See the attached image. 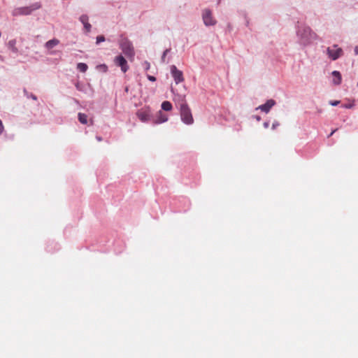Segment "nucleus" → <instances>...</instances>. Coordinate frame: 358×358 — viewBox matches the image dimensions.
I'll return each mask as SVG.
<instances>
[{"label": "nucleus", "instance_id": "0eeeda50", "mask_svg": "<svg viewBox=\"0 0 358 358\" xmlns=\"http://www.w3.org/2000/svg\"><path fill=\"white\" fill-rule=\"evenodd\" d=\"M114 62L117 66L121 67V70L124 73H125L129 69L127 60L122 55L117 56L114 59Z\"/></svg>", "mask_w": 358, "mask_h": 358}, {"label": "nucleus", "instance_id": "f257e3e1", "mask_svg": "<svg viewBox=\"0 0 358 358\" xmlns=\"http://www.w3.org/2000/svg\"><path fill=\"white\" fill-rule=\"evenodd\" d=\"M180 113L182 121L186 124H192L194 123V118L192 111L185 98L182 99L180 105Z\"/></svg>", "mask_w": 358, "mask_h": 358}, {"label": "nucleus", "instance_id": "dca6fc26", "mask_svg": "<svg viewBox=\"0 0 358 358\" xmlns=\"http://www.w3.org/2000/svg\"><path fill=\"white\" fill-rule=\"evenodd\" d=\"M78 120L81 124H86L88 122L87 115L85 113H78Z\"/></svg>", "mask_w": 358, "mask_h": 358}, {"label": "nucleus", "instance_id": "9b49d317", "mask_svg": "<svg viewBox=\"0 0 358 358\" xmlns=\"http://www.w3.org/2000/svg\"><path fill=\"white\" fill-rule=\"evenodd\" d=\"M167 120H168V116L164 114L163 113H162V111H159L157 115V119L154 121V123L160 124V123L165 122Z\"/></svg>", "mask_w": 358, "mask_h": 358}, {"label": "nucleus", "instance_id": "412c9836", "mask_svg": "<svg viewBox=\"0 0 358 358\" xmlns=\"http://www.w3.org/2000/svg\"><path fill=\"white\" fill-rule=\"evenodd\" d=\"M339 103H340V101H331L329 102V103H330L331 106H336L338 105V104H339Z\"/></svg>", "mask_w": 358, "mask_h": 358}, {"label": "nucleus", "instance_id": "39448f33", "mask_svg": "<svg viewBox=\"0 0 358 358\" xmlns=\"http://www.w3.org/2000/svg\"><path fill=\"white\" fill-rule=\"evenodd\" d=\"M327 54L331 59L334 61L343 55V51L342 48H338V45H334L327 48Z\"/></svg>", "mask_w": 358, "mask_h": 358}, {"label": "nucleus", "instance_id": "1a4fd4ad", "mask_svg": "<svg viewBox=\"0 0 358 358\" xmlns=\"http://www.w3.org/2000/svg\"><path fill=\"white\" fill-rule=\"evenodd\" d=\"M275 104V101L273 99H269L264 104L259 106L257 109H259L267 113Z\"/></svg>", "mask_w": 358, "mask_h": 358}, {"label": "nucleus", "instance_id": "cd10ccee", "mask_svg": "<svg viewBox=\"0 0 358 358\" xmlns=\"http://www.w3.org/2000/svg\"><path fill=\"white\" fill-rule=\"evenodd\" d=\"M101 67L104 70V71H107V66L105 64L101 65Z\"/></svg>", "mask_w": 358, "mask_h": 358}, {"label": "nucleus", "instance_id": "a211bd4d", "mask_svg": "<svg viewBox=\"0 0 358 358\" xmlns=\"http://www.w3.org/2000/svg\"><path fill=\"white\" fill-rule=\"evenodd\" d=\"M77 69L80 71V72H83V73H85L87 69H88V66L85 63H78L77 64Z\"/></svg>", "mask_w": 358, "mask_h": 358}, {"label": "nucleus", "instance_id": "aec40b11", "mask_svg": "<svg viewBox=\"0 0 358 358\" xmlns=\"http://www.w3.org/2000/svg\"><path fill=\"white\" fill-rule=\"evenodd\" d=\"M105 41V37L102 35L98 36L96 37V44H99L101 42H103Z\"/></svg>", "mask_w": 358, "mask_h": 358}, {"label": "nucleus", "instance_id": "4be33fe9", "mask_svg": "<svg viewBox=\"0 0 358 358\" xmlns=\"http://www.w3.org/2000/svg\"><path fill=\"white\" fill-rule=\"evenodd\" d=\"M3 130H4V127L2 123V121L0 120V135L3 133Z\"/></svg>", "mask_w": 358, "mask_h": 358}, {"label": "nucleus", "instance_id": "7c9ffc66", "mask_svg": "<svg viewBox=\"0 0 358 358\" xmlns=\"http://www.w3.org/2000/svg\"><path fill=\"white\" fill-rule=\"evenodd\" d=\"M31 98H32L33 99H34V100H36V96L35 95H31Z\"/></svg>", "mask_w": 358, "mask_h": 358}, {"label": "nucleus", "instance_id": "2eb2a0df", "mask_svg": "<svg viewBox=\"0 0 358 358\" xmlns=\"http://www.w3.org/2000/svg\"><path fill=\"white\" fill-rule=\"evenodd\" d=\"M59 43V41L58 39L54 38L46 42L45 46L47 49H52L55 46L57 45Z\"/></svg>", "mask_w": 358, "mask_h": 358}, {"label": "nucleus", "instance_id": "6ab92c4d", "mask_svg": "<svg viewBox=\"0 0 358 358\" xmlns=\"http://www.w3.org/2000/svg\"><path fill=\"white\" fill-rule=\"evenodd\" d=\"M170 48L169 49H166L164 52H163V55L162 56V62L164 63L165 62V60H166V57L167 55V54L170 52Z\"/></svg>", "mask_w": 358, "mask_h": 358}, {"label": "nucleus", "instance_id": "f3484780", "mask_svg": "<svg viewBox=\"0 0 358 358\" xmlns=\"http://www.w3.org/2000/svg\"><path fill=\"white\" fill-rule=\"evenodd\" d=\"M162 108L166 111H170L172 110V104L168 101H165L162 103Z\"/></svg>", "mask_w": 358, "mask_h": 358}, {"label": "nucleus", "instance_id": "473e14b6", "mask_svg": "<svg viewBox=\"0 0 358 358\" xmlns=\"http://www.w3.org/2000/svg\"><path fill=\"white\" fill-rule=\"evenodd\" d=\"M220 1H221V0H218V3H220Z\"/></svg>", "mask_w": 358, "mask_h": 358}, {"label": "nucleus", "instance_id": "393cba45", "mask_svg": "<svg viewBox=\"0 0 358 358\" xmlns=\"http://www.w3.org/2000/svg\"><path fill=\"white\" fill-rule=\"evenodd\" d=\"M353 106H354V103H353L344 105V107L346 108H351Z\"/></svg>", "mask_w": 358, "mask_h": 358}, {"label": "nucleus", "instance_id": "f03ea898", "mask_svg": "<svg viewBox=\"0 0 358 358\" xmlns=\"http://www.w3.org/2000/svg\"><path fill=\"white\" fill-rule=\"evenodd\" d=\"M298 34L301 36L303 43H308L318 38L317 35L310 27H304L303 29H299Z\"/></svg>", "mask_w": 358, "mask_h": 358}, {"label": "nucleus", "instance_id": "5701e85b", "mask_svg": "<svg viewBox=\"0 0 358 358\" xmlns=\"http://www.w3.org/2000/svg\"><path fill=\"white\" fill-rule=\"evenodd\" d=\"M148 78L149 80L152 81V82L156 80V78L155 76H152L150 75H148Z\"/></svg>", "mask_w": 358, "mask_h": 358}, {"label": "nucleus", "instance_id": "20e7f679", "mask_svg": "<svg viewBox=\"0 0 358 358\" xmlns=\"http://www.w3.org/2000/svg\"><path fill=\"white\" fill-rule=\"evenodd\" d=\"M202 19L206 26H214L217 23V20L213 17V12L208 9L205 8L202 11Z\"/></svg>", "mask_w": 358, "mask_h": 358}, {"label": "nucleus", "instance_id": "c756f323", "mask_svg": "<svg viewBox=\"0 0 358 358\" xmlns=\"http://www.w3.org/2000/svg\"><path fill=\"white\" fill-rule=\"evenodd\" d=\"M336 131V129L333 130V131L331 132V134H329V136H332V135L334 134V133Z\"/></svg>", "mask_w": 358, "mask_h": 358}, {"label": "nucleus", "instance_id": "2f4dec72", "mask_svg": "<svg viewBox=\"0 0 358 358\" xmlns=\"http://www.w3.org/2000/svg\"><path fill=\"white\" fill-rule=\"evenodd\" d=\"M257 120L258 121H259V120H260V117H259V116H258V117H257Z\"/></svg>", "mask_w": 358, "mask_h": 358}, {"label": "nucleus", "instance_id": "c85d7f7f", "mask_svg": "<svg viewBox=\"0 0 358 358\" xmlns=\"http://www.w3.org/2000/svg\"><path fill=\"white\" fill-rule=\"evenodd\" d=\"M268 126H269V123H268V122H264V127L265 128H268Z\"/></svg>", "mask_w": 358, "mask_h": 358}, {"label": "nucleus", "instance_id": "423d86ee", "mask_svg": "<svg viewBox=\"0 0 358 358\" xmlns=\"http://www.w3.org/2000/svg\"><path fill=\"white\" fill-rule=\"evenodd\" d=\"M171 73L176 84L184 81L183 73L175 65L171 66Z\"/></svg>", "mask_w": 358, "mask_h": 358}, {"label": "nucleus", "instance_id": "6e6552de", "mask_svg": "<svg viewBox=\"0 0 358 358\" xmlns=\"http://www.w3.org/2000/svg\"><path fill=\"white\" fill-rule=\"evenodd\" d=\"M138 118L143 122H148L150 119V111L149 109H141L137 111Z\"/></svg>", "mask_w": 358, "mask_h": 358}, {"label": "nucleus", "instance_id": "4468645a", "mask_svg": "<svg viewBox=\"0 0 358 358\" xmlns=\"http://www.w3.org/2000/svg\"><path fill=\"white\" fill-rule=\"evenodd\" d=\"M16 43H17V41H16V39H12V40H10L8 43V48L14 53H17L18 52V49L16 47Z\"/></svg>", "mask_w": 358, "mask_h": 358}, {"label": "nucleus", "instance_id": "9d476101", "mask_svg": "<svg viewBox=\"0 0 358 358\" xmlns=\"http://www.w3.org/2000/svg\"><path fill=\"white\" fill-rule=\"evenodd\" d=\"M88 20L89 18L87 15H82L80 17V20L83 24L87 32H90L91 30V24L88 22Z\"/></svg>", "mask_w": 358, "mask_h": 358}, {"label": "nucleus", "instance_id": "f8f14e48", "mask_svg": "<svg viewBox=\"0 0 358 358\" xmlns=\"http://www.w3.org/2000/svg\"><path fill=\"white\" fill-rule=\"evenodd\" d=\"M332 76L334 77V78L333 79V83L337 85H340L342 80V77L340 72L338 71H334L332 72Z\"/></svg>", "mask_w": 358, "mask_h": 358}, {"label": "nucleus", "instance_id": "bb28decb", "mask_svg": "<svg viewBox=\"0 0 358 358\" xmlns=\"http://www.w3.org/2000/svg\"><path fill=\"white\" fill-rule=\"evenodd\" d=\"M354 51H355V54L357 55H358V46H355Z\"/></svg>", "mask_w": 358, "mask_h": 358}, {"label": "nucleus", "instance_id": "7ed1b4c3", "mask_svg": "<svg viewBox=\"0 0 358 358\" xmlns=\"http://www.w3.org/2000/svg\"><path fill=\"white\" fill-rule=\"evenodd\" d=\"M120 48L123 53L129 59H133L135 55L134 49L131 41L127 38H124L120 42Z\"/></svg>", "mask_w": 358, "mask_h": 358}, {"label": "nucleus", "instance_id": "ddd939ff", "mask_svg": "<svg viewBox=\"0 0 358 358\" xmlns=\"http://www.w3.org/2000/svg\"><path fill=\"white\" fill-rule=\"evenodd\" d=\"M31 7H32L31 8H23L22 9V13L24 14V15L30 14L32 10L39 8L41 7V4L40 3H36V4L33 5Z\"/></svg>", "mask_w": 358, "mask_h": 358}, {"label": "nucleus", "instance_id": "b1692460", "mask_svg": "<svg viewBox=\"0 0 358 358\" xmlns=\"http://www.w3.org/2000/svg\"><path fill=\"white\" fill-rule=\"evenodd\" d=\"M280 125L279 122H275L273 123L272 124V129H275L277 127H278Z\"/></svg>", "mask_w": 358, "mask_h": 358}, {"label": "nucleus", "instance_id": "72a5a7b5", "mask_svg": "<svg viewBox=\"0 0 358 358\" xmlns=\"http://www.w3.org/2000/svg\"><path fill=\"white\" fill-rule=\"evenodd\" d=\"M357 87H358V83H357Z\"/></svg>", "mask_w": 358, "mask_h": 358}, {"label": "nucleus", "instance_id": "a878e982", "mask_svg": "<svg viewBox=\"0 0 358 358\" xmlns=\"http://www.w3.org/2000/svg\"><path fill=\"white\" fill-rule=\"evenodd\" d=\"M145 69H146V70L149 69H150V63H149V62H145Z\"/></svg>", "mask_w": 358, "mask_h": 358}]
</instances>
